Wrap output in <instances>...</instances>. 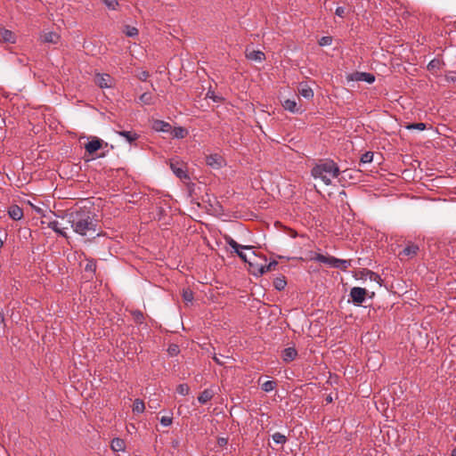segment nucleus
Listing matches in <instances>:
<instances>
[{"instance_id":"nucleus-31","label":"nucleus","mask_w":456,"mask_h":456,"mask_svg":"<svg viewBox=\"0 0 456 456\" xmlns=\"http://www.w3.org/2000/svg\"><path fill=\"white\" fill-rule=\"evenodd\" d=\"M36 211L43 218H46V219H48V218L50 219L51 216H53L55 217H57V216H61V214H57L56 212H53L52 210H49V212L47 213V212L44 211L42 208H37L36 209Z\"/></svg>"},{"instance_id":"nucleus-17","label":"nucleus","mask_w":456,"mask_h":456,"mask_svg":"<svg viewBox=\"0 0 456 456\" xmlns=\"http://www.w3.org/2000/svg\"><path fill=\"white\" fill-rule=\"evenodd\" d=\"M214 395L215 391L213 388H206L198 396V401L200 404H205L209 402L214 397Z\"/></svg>"},{"instance_id":"nucleus-56","label":"nucleus","mask_w":456,"mask_h":456,"mask_svg":"<svg viewBox=\"0 0 456 456\" xmlns=\"http://www.w3.org/2000/svg\"><path fill=\"white\" fill-rule=\"evenodd\" d=\"M3 244H4V242H3V240L0 239V248H2V247H3Z\"/></svg>"},{"instance_id":"nucleus-29","label":"nucleus","mask_w":456,"mask_h":456,"mask_svg":"<svg viewBox=\"0 0 456 456\" xmlns=\"http://www.w3.org/2000/svg\"><path fill=\"white\" fill-rule=\"evenodd\" d=\"M123 32L126 34V37H136L139 33L138 29L135 27L130 25H125Z\"/></svg>"},{"instance_id":"nucleus-24","label":"nucleus","mask_w":456,"mask_h":456,"mask_svg":"<svg viewBox=\"0 0 456 456\" xmlns=\"http://www.w3.org/2000/svg\"><path fill=\"white\" fill-rule=\"evenodd\" d=\"M0 36L4 42H7V43H14L15 42V36L9 29H5V28L1 29Z\"/></svg>"},{"instance_id":"nucleus-27","label":"nucleus","mask_w":456,"mask_h":456,"mask_svg":"<svg viewBox=\"0 0 456 456\" xmlns=\"http://www.w3.org/2000/svg\"><path fill=\"white\" fill-rule=\"evenodd\" d=\"M139 102L145 105L153 104V95L151 93L145 92L139 97Z\"/></svg>"},{"instance_id":"nucleus-51","label":"nucleus","mask_w":456,"mask_h":456,"mask_svg":"<svg viewBox=\"0 0 456 456\" xmlns=\"http://www.w3.org/2000/svg\"><path fill=\"white\" fill-rule=\"evenodd\" d=\"M213 360L219 365H224V362L220 361V359L216 356L213 357Z\"/></svg>"},{"instance_id":"nucleus-20","label":"nucleus","mask_w":456,"mask_h":456,"mask_svg":"<svg viewBox=\"0 0 456 456\" xmlns=\"http://www.w3.org/2000/svg\"><path fill=\"white\" fill-rule=\"evenodd\" d=\"M284 110H289L292 113H300L302 110L297 107V103L294 100H285L282 103Z\"/></svg>"},{"instance_id":"nucleus-40","label":"nucleus","mask_w":456,"mask_h":456,"mask_svg":"<svg viewBox=\"0 0 456 456\" xmlns=\"http://www.w3.org/2000/svg\"><path fill=\"white\" fill-rule=\"evenodd\" d=\"M167 352H168L170 356H175V355H177L180 353V349H179V346L177 345L171 344V345H169V346L167 348Z\"/></svg>"},{"instance_id":"nucleus-14","label":"nucleus","mask_w":456,"mask_h":456,"mask_svg":"<svg viewBox=\"0 0 456 456\" xmlns=\"http://www.w3.org/2000/svg\"><path fill=\"white\" fill-rule=\"evenodd\" d=\"M47 227L52 229L53 232H55L60 236L66 238V239L68 238V234L65 232V230L63 228H61L59 222L55 219H53L52 216L50 217L49 222H47Z\"/></svg>"},{"instance_id":"nucleus-21","label":"nucleus","mask_w":456,"mask_h":456,"mask_svg":"<svg viewBox=\"0 0 456 456\" xmlns=\"http://www.w3.org/2000/svg\"><path fill=\"white\" fill-rule=\"evenodd\" d=\"M110 447L114 452H124L126 444L123 439L116 437L111 441Z\"/></svg>"},{"instance_id":"nucleus-19","label":"nucleus","mask_w":456,"mask_h":456,"mask_svg":"<svg viewBox=\"0 0 456 456\" xmlns=\"http://www.w3.org/2000/svg\"><path fill=\"white\" fill-rule=\"evenodd\" d=\"M298 94L305 99H312L314 97L313 89L305 83H301L298 86Z\"/></svg>"},{"instance_id":"nucleus-11","label":"nucleus","mask_w":456,"mask_h":456,"mask_svg":"<svg viewBox=\"0 0 456 456\" xmlns=\"http://www.w3.org/2000/svg\"><path fill=\"white\" fill-rule=\"evenodd\" d=\"M297 356V351L295 347H287L281 352V359L285 362L294 361Z\"/></svg>"},{"instance_id":"nucleus-43","label":"nucleus","mask_w":456,"mask_h":456,"mask_svg":"<svg viewBox=\"0 0 456 456\" xmlns=\"http://www.w3.org/2000/svg\"><path fill=\"white\" fill-rule=\"evenodd\" d=\"M331 43H332L331 37H322L319 41V45L321 46L330 45H331Z\"/></svg>"},{"instance_id":"nucleus-50","label":"nucleus","mask_w":456,"mask_h":456,"mask_svg":"<svg viewBox=\"0 0 456 456\" xmlns=\"http://www.w3.org/2000/svg\"><path fill=\"white\" fill-rule=\"evenodd\" d=\"M258 273L260 275H262V274L267 273V271H265V268H264V265H261L258 269Z\"/></svg>"},{"instance_id":"nucleus-54","label":"nucleus","mask_w":456,"mask_h":456,"mask_svg":"<svg viewBox=\"0 0 456 456\" xmlns=\"http://www.w3.org/2000/svg\"><path fill=\"white\" fill-rule=\"evenodd\" d=\"M47 222H49V218L48 219L43 218V220L41 221V224H46L47 225Z\"/></svg>"},{"instance_id":"nucleus-46","label":"nucleus","mask_w":456,"mask_h":456,"mask_svg":"<svg viewBox=\"0 0 456 456\" xmlns=\"http://www.w3.org/2000/svg\"><path fill=\"white\" fill-rule=\"evenodd\" d=\"M149 77L150 74L146 70H142L137 75V77L142 81H146Z\"/></svg>"},{"instance_id":"nucleus-22","label":"nucleus","mask_w":456,"mask_h":456,"mask_svg":"<svg viewBox=\"0 0 456 456\" xmlns=\"http://www.w3.org/2000/svg\"><path fill=\"white\" fill-rule=\"evenodd\" d=\"M170 134L174 138L183 139L188 134V130L182 126L172 127Z\"/></svg>"},{"instance_id":"nucleus-12","label":"nucleus","mask_w":456,"mask_h":456,"mask_svg":"<svg viewBox=\"0 0 456 456\" xmlns=\"http://www.w3.org/2000/svg\"><path fill=\"white\" fill-rule=\"evenodd\" d=\"M152 128L157 132L170 133L172 126L168 122L157 119L153 121Z\"/></svg>"},{"instance_id":"nucleus-45","label":"nucleus","mask_w":456,"mask_h":456,"mask_svg":"<svg viewBox=\"0 0 456 456\" xmlns=\"http://www.w3.org/2000/svg\"><path fill=\"white\" fill-rule=\"evenodd\" d=\"M277 265L278 262L276 260H273L270 262L268 265H264V268H265V271L270 272L272 270H274Z\"/></svg>"},{"instance_id":"nucleus-41","label":"nucleus","mask_w":456,"mask_h":456,"mask_svg":"<svg viewBox=\"0 0 456 456\" xmlns=\"http://www.w3.org/2000/svg\"><path fill=\"white\" fill-rule=\"evenodd\" d=\"M104 4L110 10H116L118 3L117 0H102Z\"/></svg>"},{"instance_id":"nucleus-36","label":"nucleus","mask_w":456,"mask_h":456,"mask_svg":"<svg viewBox=\"0 0 456 456\" xmlns=\"http://www.w3.org/2000/svg\"><path fill=\"white\" fill-rule=\"evenodd\" d=\"M176 392L181 395H187L190 392V387L187 384H180L176 387Z\"/></svg>"},{"instance_id":"nucleus-53","label":"nucleus","mask_w":456,"mask_h":456,"mask_svg":"<svg viewBox=\"0 0 456 456\" xmlns=\"http://www.w3.org/2000/svg\"><path fill=\"white\" fill-rule=\"evenodd\" d=\"M4 315L3 313L0 312V323H4Z\"/></svg>"},{"instance_id":"nucleus-47","label":"nucleus","mask_w":456,"mask_h":456,"mask_svg":"<svg viewBox=\"0 0 456 456\" xmlns=\"http://www.w3.org/2000/svg\"><path fill=\"white\" fill-rule=\"evenodd\" d=\"M228 443V438L227 437H218L217 438V444L221 447L226 445Z\"/></svg>"},{"instance_id":"nucleus-15","label":"nucleus","mask_w":456,"mask_h":456,"mask_svg":"<svg viewBox=\"0 0 456 456\" xmlns=\"http://www.w3.org/2000/svg\"><path fill=\"white\" fill-rule=\"evenodd\" d=\"M419 250V248L417 244L414 243H409L406 245V247L400 252L401 256H408V257H413L417 256L418 252Z\"/></svg>"},{"instance_id":"nucleus-8","label":"nucleus","mask_w":456,"mask_h":456,"mask_svg":"<svg viewBox=\"0 0 456 456\" xmlns=\"http://www.w3.org/2000/svg\"><path fill=\"white\" fill-rule=\"evenodd\" d=\"M311 253L313 256H310V260L326 264L333 268L335 267L337 264V257L331 256H324L320 253Z\"/></svg>"},{"instance_id":"nucleus-2","label":"nucleus","mask_w":456,"mask_h":456,"mask_svg":"<svg viewBox=\"0 0 456 456\" xmlns=\"http://www.w3.org/2000/svg\"><path fill=\"white\" fill-rule=\"evenodd\" d=\"M340 174L338 164L330 159L319 160L311 170L314 179H321L326 185L331 184L332 179L337 178Z\"/></svg>"},{"instance_id":"nucleus-9","label":"nucleus","mask_w":456,"mask_h":456,"mask_svg":"<svg viewBox=\"0 0 456 456\" xmlns=\"http://www.w3.org/2000/svg\"><path fill=\"white\" fill-rule=\"evenodd\" d=\"M224 159L216 153L206 157V164L214 169L221 168L224 165Z\"/></svg>"},{"instance_id":"nucleus-13","label":"nucleus","mask_w":456,"mask_h":456,"mask_svg":"<svg viewBox=\"0 0 456 456\" xmlns=\"http://www.w3.org/2000/svg\"><path fill=\"white\" fill-rule=\"evenodd\" d=\"M102 140L94 138L86 144L85 149L89 154H93L102 148Z\"/></svg>"},{"instance_id":"nucleus-16","label":"nucleus","mask_w":456,"mask_h":456,"mask_svg":"<svg viewBox=\"0 0 456 456\" xmlns=\"http://www.w3.org/2000/svg\"><path fill=\"white\" fill-rule=\"evenodd\" d=\"M10 218L14 221H19L23 217V210L18 205H12L8 209Z\"/></svg>"},{"instance_id":"nucleus-4","label":"nucleus","mask_w":456,"mask_h":456,"mask_svg":"<svg viewBox=\"0 0 456 456\" xmlns=\"http://www.w3.org/2000/svg\"><path fill=\"white\" fill-rule=\"evenodd\" d=\"M224 240L243 262L250 264V262L248 260L247 255L242 252V249H252V246L240 245L231 236L228 235L224 236Z\"/></svg>"},{"instance_id":"nucleus-1","label":"nucleus","mask_w":456,"mask_h":456,"mask_svg":"<svg viewBox=\"0 0 456 456\" xmlns=\"http://www.w3.org/2000/svg\"><path fill=\"white\" fill-rule=\"evenodd\" d=\"M57 217L67 219L74 232L80 236L95 238L101 235L97 215L91 208L77 205Z\"/></svg>"},{"instance_id":"nucleus-38","label":"nucleus","mask_w":456,"mask_h":456,"mask_svg":"<svg viewBox=\"0 0 456 456\" xmlns=\"http://www.w3.org/2000/svg\"><path fill=\"white\" fill-rule=\"evenodd\" d=\"M132 315L134 317V320L136 323H142L143 322V320H144V316H143V314L139 311V310H135L132 313Z\"/></svg>"},{"instance_id":"nucleus-18","label":"nucleus","mask_w":456,"mask_h":456,"mask_svg":"<svg viewBox=\"0 0 456 456\" xmlns=\"http://www.w3.org/2000/svg\"><path fill=\"white\" fill-rule=\"evenodd\" d=\"M41 40L44 43H49V44L56 45L60 41V36L57 33H55V32L48 31V32H45L41 36Z\"/></svg>"},{"instance_id":"nucleus-10","label":"nucleus","mask_w":456,"mask_h":456,"mask_svg":"<svg viewBox=\"0 0 456 456\" xmlns=\"http://www.w3.org/2000/svg\"><path fill=\"white\" fill-rule=\"evenodd\" d=\"M245 54H246V58L248 60L255 61L257 62H261L265 59V54L264 53V52H262L260 50L249 51V49L247 48Z\"/></svg>"},{"instance_id":"nucleus-5","label":"nucleus","mask_w":456,"mask_h":456,"mask_svg":"<svg viewBox=\"0 0 456 456\" xmlns=\"http://www.w3.org/2000/svg\"><path fill=\"white\" fill-rule=\"evenodd\" d=\"M367 290L363 288L354 287L350 290V297L354 305H361L366 298Z\"/></svg>"},{"instance_id":"nucleus-32","label":"nucleus","mask_w":456,"mask_h":456,"mask_svg":"<svg viewBox=\"0 0 456 456\" xmlns=\"http://www.w3.org/2000/svg\"><path fill=\"white\" fill-rule=\"evenodd\" d=\"M440 68H441V61L438 59H433L428 64V69L432 72L440 69Z\"/></svg>"},{"instance_id":"nucleus-28","label":"nucleus","mask_w":456,"mask_h":456,"mask_svg":"<svg viewBox=\"0 0 456 456\" xmlns=\"http://www.w3.org/2000/svg\"><path fill=\"white\" fill-rule=\"evenodd\" d=\"M145 410V405L143 401L140 399H135L133 403V412L134 413H142Z\"/></svg>"},{"instance_id":"nucleus-34","label":"nucleus","mask_w":456,"mask_h":456,"mask_svg":"<svg viewBox=\"0 0 456 456\" xmlns=\"http://www.w3.org/2000/svg\"><path fill=\"white\" fill-rule=\"evenodd\" d=\"M373 152L371 151H366L365 153H363L360 159V163L361 164H368V163H370L372 160H373Z\"/></svg>"},{"instance_id":"nucleus-33","label":"nucleus","mask_w":456,"mask_h":456,"mask_svg":"<svg viewBox=\"0 0 456 456\" xmlns=\"http://www.w3.org/2000/svg\"><path fill=\"white\" fill-rule=\"evenodd\" d=\"M272 438L274 443L280 444H284L287 442V437L280 432L274 433L272 436Z\"/></svg>"},{"instance_id":"nucleus-39","label":"nucleus","mask_w":456,"mask_h":456,"mask_svg":"<svg viewBox=\"0 0 456 456\" xmlns=\"http://www.w3.org/2000/svg\"><path fill=\"white\" fill-rule=\"evenodd\" d=\"M182 296L185 302H191L193 300V292L191 289H183Z\"/></svg>"},{"instance_id":"nucleus-7","label":"nucleus","mask_w":456,"mask_h":456,"mask_svg":"<svg viewBox=\"0 0 456 456\" xmlns=\"http://www.w3.org/2000/svg\"><path fill=\"white\" fill-rule=\"evenodd\" d=\"M95 84L100 88H110L113 86V78L109 74L97 73L94 77Z\"/></svg>"},{"instance_id":"nucleus-23","label":"nucleus","mask_w":456,"mask_h":456,"mask_svg":"<svg viewBox=\"0 0 456 456\" xmlns=\"http://www.w3.org/2000/svg\"><path fill=\"white\" fill-rule=\"evenodd\" d=\"M117 134L124 138L128 142H133L138 139L139 135L134 131H118Z\"/></svg>"},{"instance_id":"nucleus-26","label":"nucleus","mask_w":456,"mask_h":456,"mask_svg":"<svg viewBox=\"0 0 456 456\" xmlns=\"http://www.w3.org/2000/svg\"><path fill=\"white\" fill-rule=\"evenodd\" d=\"M286 285H287L286 278L282 275L280 277H276L273 280V286L279 291L283 290L285 289Z\"/></svg>"},{"instance_id":"nucleus-35","label":"nucleus","mask_w":456,"mask_h":456,"mask_svg":"<svg viewBox=\"0 0 456 456\" xmlns=\"http://www.w3.org/2000/svg\"><path fill=\"white\" fill-rule=\"evenodd\" d=\"M426 126H427V125L425 123L420 122V123L408 124L405 127L408 130L417 129V130H419V131H423V130L426 129Z\"/></svg>"},{"instance_id":"nucleus-25","label":"nucleus","mask_w":456,"mask_h":456,"mask_svg":"<svg viewBox=\"0 0 456 456\" xmlns=\"http://www.w3.org/2000/svg\"><path fill=\"white\" fill-rule=\"evenodd\" d=\"M352 262L353 261L351 259L345 260L337 258V264L334 268H338L340 269L341 271L346 272L347 268L352 265Z\"/></svg>"},{"instance_id":"nucleus-48","label":"nucleus","mask_w":456,"mask_h":456,"mask_svg":"<svg viewBox=\"0 0 456 456\" xmlns=\"http://www.w3.org/2000/svg\"><path fill=\"white\" fill-rule=\"evenodd\" d=\"M335 13H336V15L343 18L345 15V8L342 6L337 7Z\"/></svg>"},{"instance_id":"nucleus-42","label":"nucleus","mask_w":456,"mask_h":456,"mask_svg":"<svg viewBox=\"0 0 456 456\" xmlns=\"http://www.w3.org/2000/svg\"><path fill=\"white\" fill-rule=\"evenodd\" d=\"M367 275L370 281H377V282L381 281L380 276L378 273H376L370 270H367Z\"/></svg>"},{"instance_id":"nucleus-6","label":"nucleus","mask_w":456,"mask_h":456,"mask_svg":"<svg viewBox=\"0 0 456 456\" xmlns=\"http://www.w3.org/2000/svg\"><path fill=\"white\" fill-rule=\"evenodd\" d=\"M348 81H364L372 84L375 81V76L369 72L355 71L347 76Z\"/></svg>"},{"instance_id":"nucleus-52","label":"nucleus","mask_w":456,"mask_h":456,"mask_svg":"<svg viewBox=\"0 0 456 456\" xmlns=\"http://www.w3.org/2000/svg\"><path fill=\"white\" fill-rule=\"evenodd\" d=\"M325 401L327 402V403H332V402H333V398H332L331 395H329L326 397Z\"/></svg>"},{"instance_id":"nucleus-44","label":"nucleus","mask_w":456,"mask_h":456,"mask_svg":"<svg viewBox=\"0 0 456 456\" xmlns=\"http://www.w3.org/2000/svg\"><path fill=\"white\" fill-rule=\"evenodd\" d=\"M172 422H173L172 417L163 416L160 419V423L164 427H169L172 424Z\"/></svg>"},{"instance_id":"nucleus-55","label":"nucleus","mask_w":456,"mask_h":456,"mask_svg":"<svg viewBox=\"0 0 456 456\" xmlns=\"http://www.w3.org/2000/svg\"><path fill=\"white\" fill-rule=\"evenodd\" d=\"M451 456H456V447L452 451Z\"/></svg>"},{"instance_id":"nucleus-3","label":"nucleus","mask_w":456,"mask_h":456,"mask_svg":"<svg viewBox=\"0 0 456 456\" xmlns=\"http://www.w3.org/2000/svg\"><path fill=\"white\" fill-rule=\"evenodd\" d=\"M169 167L176 177L182 181L190 180V175L186 169V164L179 158H172L169 160Z\"/></svg>"},{"instance_id":"nucleus-30","label":"nucleus","mask_w":456,"mask_h":456,"mask_svg":"<svg viewBox=\"0 0 456 456\" xmlns=\"http://www.w3.org/2000/svg\"><path fill=\"white\" fill-rule=\"evenodd\" d=\"M277 386V383L276 381L274 380H267L265 381V383L262 384V389L265 391V392H271L273 391V389H275Z\"/></svg>"},{"instance_id":"nucleus-49","label":"nucleus","mask_w":456,"mask_h":456,"mask_svg":"<svg viewBox=\"0 0 456 456\" xmlns=\"http://www.w3.org/2000/svg\"><path fill=\"white\" fill-rule=\"evenodd\" d=\"M207 97H208V98H211V99H213L215 102H217V97H216V96L214 94V93H213V92H211V91H208V92L207 93Z\"/></svg>"},{"instance_id":"nucleus-37","label":"nucleus","mask_w":456,"mask_h":456,"mask_svg":"<svg viewBox=\"0 0 456 456\" xmlns=\"http://www.w3.org/2000/svg\"><path fill=\"white\" fill-rule=\"evenodd\" d=\"M86 272L95 273L96 271V261L94 259L87 260V263L85 267Z\"/></svg>"}]
</instances>
